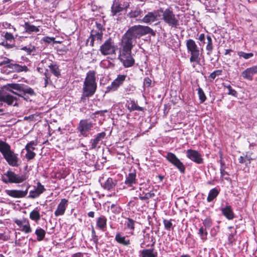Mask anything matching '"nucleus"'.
Masks as SVG:
<instances>
[{"label": "nucleus", "mask_w": 257, "mask_h": 257, "mask_svg": "<svg viewBox=\"0 0 257 257\" xmlns=\"http://www.w3.org/2000/svg\"><path fill=\"white\" fill-rule=\"evenodd\" d=\"M155 36L154 31L149 26L136 25L130 28L123 36L121 42L130 45H133V42L137 38L146 34Z\"/></svg>", "instance_id": "nucleus-1"}, {"label": "nucleus", "mask_w": 257, "mask_h": 257, "mask_svg": "<svg viewBox=\"0 0 257 257\" xmlns=\"http://www.w3.org/2000/svg\"><path fill=\"white\" fill-rule=\"evenodd\" d=\"M96 88L95 72L92 70L89 71L84 81L82 97H89L92 96L95 92Z\"/></svg>", "instance_id": "nucleus-2"}, {"label": "nucleus", "mask_w": 257, "mask_h": 257, "mask_svg": "<svg viewBox=\"0 0 257 257\" xmlns=\"http://www.w3.org/2000/svg\"><path fill=\"white\" fill-rule=\"evenodd\" d=\"M133 48V45L121 42L118 59L125 68L132 67L135 63V60L131 55Z\"/></svg>", "instance_id": "nucleus-3"}, {"label": "nucleus", "mask_w": 257, "mask_h": 257, "mask_svg": "<svg viewBox=\"0 0 257 257\" xmlns=\"http://www.w3.org/2000/svg\"><path fill=\"white\" fill-rule=\"evenodd\" d=\"M160 12V20L167 24L171 28H177L179 26V17L176 15L173 10L171 8L164 9H159Z\"/></svg>", "instance_id": "nucleus-4"}, {"label": "nucleus", "mask_w": 257, "mask_h": 257, "mask_svg": "<svg viewBox=\"0 0 257 257\" xmlns=\"http://www.w3.org/2000/svg\"><path fill=\"white\" fill-rule=\"evenodd\" d=\"M186 46L187 51L190 55V62L193 63V67H195V64H199L200 62L199 48L195 41L191 39L186 40Z\"/></svg>", "instance_id": "nucleus-5"}, {"label": "nucleus", "mask_w": 257, "mask_h": 257, "mask_svg": "<svg viewBox=\"0 0 257 257\" xmlns=\"http://www.w3.org/2000/svg\"><path fill=\"white\" fill-rule=\"evenodd\" d=\"M26 175H19L9 170L2 176L3 182L8 183H20L27 179Z\"/></svg>", "instance_id": "nucleus-6"}, {"label": "nucleus", "mask_w": 257, "mask_h": 257, "mask_svg": "<svg viewBox=\"0 0 257 257\" xmlns=\"http://www.w3.org/2000/svg\"><path fill=\"white\" fill-rule=\"evenodd\" d=\"M117 50V46L110 38L106 40L99 49V51L103 55L114 54Z\"/></svg>", "instance_id": "nucleus-7"}, {"label": "nucleus", "mask_w": 257, "mask_h": 257, "mask_svg": "<svg viewBox=\"0 0 257 257\" xmlns=\"http://www.w3.org/2000/svg\"><path fill=\"white\" fill-rule=\"evenodd\" d=\"M96 25L97 30H92L91 32L90 36L88 39V41H90V45L92 47L94 46L95 42L97 44H99L103 37V32L101 29V25L96 24Z\"/></svg>", "instance_id": "nucleus-8"}, {"label": "nucleus", "mask_w": 257, "mask_h": 257, "mask_svg": "<svg viewBox=\"0 0 257 257\" xmlns=\"http://www.w3.org/2000/svg\"><path fill=\"white\" fill-rule=\"evenodd\" d=\"M93 126V123L91 121L88 119H82L80 121L77 130L81 135L86 137Z\"/></svg>", "instance_id": "nucleus-9"}, {"label": "nucleus", "mask_w": 257, "mask_h": 257, "mask_svg": "<svg viewBox=\"0 0 257 257\" xmlns=\"http://www.w3.org/2000/svg\"><path fill=\"white\" fill-rule=\"evenodd\" d=\"M165 157L166 159L175 166L181 173L183 174L185 173V166L174 154L169 152Z\"/></svg>", "instance_id": "nucleus-10"}, {"label": "nucleus", "mask_w": 257, "mask_h": 257, "mask_svg": "<svg viewBox=\"0 0 257 257\" xmlns=\"http://www.w3.org/2000/svg\"><path fill=\"white\" fill-rule=\"evenodd\" d=\"M160 12L159 9L153 11L152 12H148L142 19V22L146 24H151L156 21L160 19Z\"/></svg>", "instance_id": "nucleus-11"}, {"label": "nucleus", "mask_w": 257, "mask_h": 257, "mask_svg": "<svg viewBox=\"0 0 257 257\" xmlns=\"http://www.w3.org/2000/svg\"><path fill=\"white\" fill-rule=\"evenodd\" d=\"M186 156L192 161L197 164L203 163V159L201 154L196 150L189 149L186 151Z\"/></svg>", "instance_id": "nucleus-12"}, {"label": "nucleus", "mask_w": 257, "mask_h": 257, "mask_svg": "<svg viewBox=\"0 0 257 257\" xmlns=\"http://www.w3.org/2000/svg\"><path fill=\"white\" fill-rule=\"evenodd\" d=\"M3 157L10 166L18 167L19 165L18 155L15 153L11 149Z\"/></svg>", "instance_id": "nucleus-13"}, {"label": "nucleus", "mask_w": 257, "mask_h": 257, "mask_svg": "<svg viewBox=\"0 0 257 257\" xmlns=\"http://www.w3.org/2000/svg\"><path fill=\"white\" fill-rule=\"evenodd\" d=\"M126 77L125 75H118L117 78L112 82L110 85L107 87V91H113L117 90L120 85H121Z\"/></svg>", "instance_id": "nucleus-14"}, {"label": "nucleus", "mask_w": 257, "mask_h": 257, "mask_svg": "<svg viewBox=\"0 0 257 257\" xmlns=\"http://www.w3.org/2000/svg\"><path fill=\"white\" fill-rule=\"evenodd\" d=\"M30 187V186L27 184L25 190H6L5 192L7 195L11 197L18 198H23L25 197L28 194Z\"/></svg>", "instance_id": "nucleus-15"}, {"label": "nucleus", "mask_w": 257, "mask_h": 257, "mask_svg": "<svg viewBox=\"0 0 257 257\" xmlns=\"http://www.w3.org/2000/svg\"><path fill=\"white\" fill-rule=\"evenodd\" d=\"M22 85V84L18 83H9L4 85V88L19 97H22V94L19 93L21 91Z\"/></svg>", "instance_id": "nucleus-16"}, {"label": "nucleus", "mask_w": 257, "mask_h": 257, "mask_svg": "<svg viewBox=\"0 0 257 257\" xmlns=\"http://www.w3.org/2000/svg\"><path fill=\"white\" fill-rule=\"evenodd\" d=\"M257 74V66L248 68L242 72V77L246 80L251 81L253 79L254 75Z\"/></svg>", "instance_id": "nucleus-17"}, {"label": "nucleus", "mask_w": 257, "mask_h": 257, "mask_svg": "<svg viewBox=\"0 0 257 257\" xmlns=\"http://www.w3.org/2000/svg\"><path fill=\"white\" fill-rule=\"evenodd\" d=\"M106 136L104 132H101L98 134L94 139H91L90 141L91 144V149H95L96 148H99V145L101 144L102 140Z\"/></svg>", "instance_id": "nucleus-18"}, {"label": "nucleus", "mask_w": 257, "mask_h": 257, "mask_svg": "<svg viewBox=\"0 0 257 257\" xmlns=\"http://www.w3.org/2000/svg\"><path fill=\"white\" fill-rule=\"evenodd\" d=\"M45 191L44 186L42 185L40 182L37 183V188L34 190L30 191L28 197L30 198H36L38 197L41 194Z\"/></svg>", "instance_id": "nucleus-19"}, {"label": "nucleus", "mask_w": 257, "mask_h": 257, "mask_svg": "<svg viewBox=\"0 0 257 257\" xmlns=\"http://www.w3.org/2000/svg\"><path fill=\"white\" fill-rule=\"evenodd\" d=\"M68 200L66 199H62L61 200V201L58 204L54 213L56 216L62 215L64 214L66 209L68 206Z\"/></svg>", "instance_id": "nucleus-20"}, {"label": "nucleus", "mask_w": 257, "mask_h": 257, "mask_svg": "<svg viewBox=\"0 0 257 257\" xmlns=\"http://www.w3.org/2000/svg\"><path fill=\"white\" fill-rule=\"evenodd\" d=\"M46 63L48 67L50 68L51 73L56 77L59 78L61 75V71L59 66L54 63L51 60H46L44 61Z\"/></svg>", "instance_id": "nucleus-21"}, {"label": "nucleus", "mask_w": 257, "mask_h": 257, "mask_svg": "<svg viewBox=\"0 0 257 257\" xmlns=\"http://www.w3.org/2000/svg\"><path fill=\"white\" fill-rule=\"evenodd\" d=\"M37 70L40 73L44 74L45 75V87H46L48 84L51 83V75L48 72V70L46 68H44L42 65L39 63L38 66L37 68Z\"/></svg>", "instance_id": "nucleus-22"}, {"label": "nucleus", "mask_w": 257, "mask_h": 257, "mask_svg": "<svg viewBox=\"0 0 257 257\" xmlns=\"http://www.w3.org/2000/svg\"><path fill=\"white\" fill-rule=\"evenodd\" d=\"M18 98L13 96L12 95L4 93L3 96V102L6 103L9 105H13L14 106H18V104L17 102Z\"/></svg>", "instance_id": "nucleus-23"}, {"label": "nucleus", "mask_w": 257, "mask_h": 257, "mask_svg": "<svg viewBox=\"0 0 257 257\" xmlns=\"http://www.w3.org/2000/svg\"><path fill=\"white\" fill-rule=\"evenodd\" d=\"M205 2H202V3L205 6L207 12H214L217 1L216 0H205Z\"/></svg>", "instance_id": "nucleus-24"}, {"label": "nucleus", "mask_w": 257, "mask_h": 257, "mask_svg": "<svg viewBox=\"0 0 257 257\" xmlns=\"http://www.w3.org/2000/svg\"><path fill=\"white\" fill-rule=\"evenodd\" d=\"M115 241L120 244H121L124 246H128L131 244V241L126 236H123L122 233L118 232L116 233L115 237Z\"/></svg>", "instance_id": "nucleus-25"}, {"label": "nucleus", "mask_w": 257, "mask_h": 257, "mask_svg": "<svg viewBox=\"0 0 257 257\" xmlns=\"http://www.w3.org/2000/svg\"><path fill=\"white\" fill-rule=\"evenodd\" d=\"M221 211L222 214L228 220H232L234 218V214L230 206L226 205L224 207H222Z\"/></svg>", "instance_id": "nucleus-26"}, {"label": "nucleus", "mask_w": 257, "mask_h": 257, "mask_svg": "<svg viewBox=\"0 0 257 257\" xmlns=\"http://www.w3.org/2000/svg\"><path fill=\"white\" fill-rule=\"evenodd\" d=\"M117 180L111 178H108L103 185V188L108 191L113 189L117 184Z\"/></svg>", "instance_id": "nucleus-27"}, {"label": "nucleus", "mask_w": 257, "mask_h": 257, "mask_svg": "<svg viewBox=\"0 0 257 257\" xmlns=\"http://www.w3.org/2000/svg\"><path fill=\"white\" fill-rule=\"evenodd\" d=\"M127 108L130 111L139 110L143 111L144 108L138 105L134 100H130L127 102Z\"/></svg>", "instance_id": "nucleus-28"}, {"label": "nucleus", "mask_w": 257, "mask_h": 257, "mask_svg": "<svg viewBox=\"0 0 257 257\" xmlns=\"http://www.w3.org/2000/svg\"><path fill=\"white\" fill-rule=\"evenodd\" d=\"M136 174L135 173H130L126 176L125 180V184L129 187H132L136 183Z\"/></svg>", "instance_id": "nucleus-29"}, {"label": "nucleus", "mask_w": 257, "mask_h": 257, "mask_svg": "<svg viewBox=\"0 0 257 257\" xmlns=\"http://www.w3.org/2000/svg\"><path fill=\"white\" fill-rule=\"evenodd\" d=\"M106 218L102 215L97 219L96 225L100 229L103 231L106 226Z\"/></svg>", "instance_id": "nucleus-30"}, {"label": "nucleus", "mask_w": 257, "mask_h": 257, "mask_svg": "<svg viewBox=\"0 0 257 257\" xmlns=\"http://www.w3.org/2000/svg\"><path fill=\"white\" fill-rule=\"evenodd\" d=\"M123 11V10L121 7H120L118 3H117L115 0H114L111 7V13L112 16H115L118 13H120Z\"/></svg>", "instance_id": "nucleus-31"}, {"label": "nucleus", "mask_w": 257, "mask_h": 257, "mask_svg": "<svg viewBox=\"0 0 257 257\" xmlns=\"http://www.w3.org/2000/svg\"><path fill=\"white\" fill-rule=\"evenodd\" d=\"M142 257H157V252L154 248L145 249L141 251Z\"/></svg>", "instance_id": "nucleus-32"}, {"label": "nucleus", "mask_w": 257, "mask_h": 257, "mask_svg": "<svg viewBox=\"0 0 257 257\" xmlns=\"http://www.w3.org/2000/svg\"><path fill=\"white\" fill-rule=\"evenodd\" d=\"M207 39V45L206 46V50L207 51V55L210 56L213 49V45L212 39L210 35H207L206 37Z\"/></svg>", "instance_id": "nucleus-33"}, {"label": "nucleus", "mask_w": 257, "mask_h": 257, "mask_svg": "<svg viewBox=\"0 0 257 257\" xmlns=\"http://www.w3.org/2000/svg\"><path fill=\"white\" fill-rule=\"evenodd\" d=\"M11 149V146L8 143L0 140V152L3 156Z\"/></svg>", "instance_id": "nucleus-34"}, {"label": "nucleus", "mask_w": 257, "mask_h": 257, "mask_svg": "<svg viewBox=\"0 0 257 257\" xmlns=\"http://www.w3.org/2000/svg\"><path fill=\"white\" fill-rule=\"evenodd\" d=\"M30 218L35 222H38L40 219L41 215L37 207L30 212Z\"/></svg>", "instance_id": "nucleus-35"}, {"label": "nucleus", "mask_w": 257, "mask_h": 257, "mask_svg": "<svg viewBox=\"0 0 257 257\" xmlns=\"http://www.w3.org/2000/svg\"><path fill=\"white\" fill-rule=\"evenodd\" d=\"M8 67L11 69L14 68L18 72H27L29 70L28 68L26 66H22L17 64H9L8 65Z\"/></svg>", "instance_id": "nucleus-36"}, {"label": "nucleus", "mask_w": 257, "mask_h": 257, "mask_svg": "<svg viewBox=\"0 0 257 257\" xmlns=\"http://www.w3.org/2000/svg\"><path fill=\"white\" fill-rule=\"evenodd\" d=\"M219 194V191L216 189L213 188L211 189L208 194V196L207 198V200L208 202L212 201L214 198H215Z\"/></svg>", "instance_id": "nucleus-37"}, {"label": "nucleus", "mask_w": 257, "mask_h": 257, "mask_svg": "<svg viewBox=\"0 0 257 257\" xmlns=\"http://www.w3.org/2000/svg\"><path fill=\"white\" fill-rule=\"evenodd\" d=\"M19 93L22 94V97H23V95L26 93L29 94L30 95H33L35 94L34 91L32 88L29 87H25L23 84L22 85L21 91Z\"/></svg>", "instance_id": "nucleus-38"}, {"label": "nucleus", "mask_w": 257, "mask_h": 257, "mask_svg": "<svg viewBox=\"0 0 257 257\" xmlns=\"http://www.w3.org/2000/svg\"><path fill=\"white\" fill-rule=\"evenodd\" d=\"M123 10L126 11L130 7V0H115Z\"/></svg>", "instance_id": "nucleus-39"}, {"label": "nucleus", "mask_w": 257, "mask_h": 257, "mask_svg": "<svg viewBox=\"0 0 257 257\" xmlns=\"http://www.w3.org/2000/svg\"><path fill=\"white\" fill-rule=\"evenodd\" d=\"M35 234L37 235V240L40 241L44 238L46 233L43 229L40 228L36 230Z\"/></svg>", "instance_id": "nucleus-40"}, {"label": "nucleus", "mask_w": 257, "mask_h": 257, "mask_svg": "<svg viewBox=\"0 0 257 257\" xmlns=\"http://www.w3.org/2000/svg\"><path fill=\"white\" fill-rule=\"evenodd\" d=\"M25 29L27 32L31 33V32H38L39 31V29L37 27L30 25L28 23L25 24Z\"/></svg>", "instance_id": "nucleus-41"}, {"label": "nucleus", "mask_w": 257, "mask_h": 257, "mask_svg": "<svg viewBox=\"0 0 257 257\" xmlns=\"http://www.w3.org/2000/svg\"><path fill=\"white\" fill-rule=\"evenodd\" d=\"M197 90L200 102L202 103L206 100V96L202 88L199 87Z\"/></svg>", "instance_id": "nucleus-42"}, {"label": "nucleus", "mask_w": 257, "mask_h": 257, "mask_svg": "<svg viewBox=\"0 0 257 257\" xmlns=\"http://www.w3.org/2000/svg\"><path fill=\"white\" fill-rule=\"evenodd\" d=\"M91 240L94 243L95 247L97 248V244L98 243V236L96 235L95 231L93 226H92V229H91Z\"/></svg>", "instance_id": "nucleus-43"}, {"label": "nucleus", "mask_w": 257, "mask_h": 257, "mask_svg": "<svg viewBox=\"0 0 257 257\" xmlns=\"http://www.w3.org/2000/svg\"><path fill=\"white\" fill-rule=\"evenodd\" d=\"M155 196V194L153 192H150L146 193L144 195L140 194L139 197L141 200H145L153 198Z\"/></svg>", "instance_id": "nucleus-44"}, {"label": "nucleus", "mask_w": 257, "mask_h": 257, "mask_svg": "<svg viewBox=\"0 0 257 257\" xmlns=\"http://www.w3.org/2000/svg\"><path fill=\"white\" fill-rule=\"evenodd\" d=\"M237 54L239 57H242L245 59H248L253 56L252 53H246L242 51L238 52Z\"/></svg>", "instance_id": "nucleus-45"}, {"label": "nucleus", "mask_w": 257, "mask_h": 257, "mask_svg": "<svg viewBox=\"0 0 257 257\" xmlns=\"http://www.w3.org/2000/svg\"><path fill=\"white\" fill-rule=\"evenodd\" d=\"M22 227V229H21V231L26 233H29L32 232V229L31 228L29 221H28V223L24 224Z\"/></svg>", "instance_id": "nucleus-46"}, {"label": "nucleus", "mask_w": 257, "mask_h": 257, "mask_svg": "<svg viewBox=\"0 0 257 257\" xmlns=\"http://www.w3.org/2000/svg\"><path fill=\"white\" fill-rule=\"evenodd\" d=\"M223 85L227 88L228 90V92L227 93V94L228 95H232L233 96H236V94H237V92L236 91L232 88L231 86H230V85L228 84V85H226L224 83L223 84Z\"/></svg>", "instance_id": "nucleus-47"}, {"label": "nucleus", "mask_w": 257, "mask_h": 257, "mask_svg": "<svg viewBox=\"0 0 257 257\" xmlns=\"http://www.w3.org/2000/svg\"><path fill=\"white\" fill-rule=\"evenodd\" d=\"M21 50L25 51L27 54L31 55L32 52L35 50V47L33 46H25L21 48Z\"/></svg>", "instance_id": "nucleus-48"}, {"label": "nucleus", "mask_w": 257, "mask_h": 257, "mask_svg": "<svg viewBox=\"0 0 257 257\" xmlns=\"http://www.w3.org/2000/svg\"><path fill=\"white\" fill-rule=\"evenodd\" d=\"M14 221L18 226L21 227L24 224H26V223H28V221H29V220L26 218H23L22 220L15 219Z\"/></svg>", "instance_id": "nucleus-49"}, {"label": "nucleus", "mask_w": 257, "mask_h": 257, "mask_svg": "<svg viewBox=\"0 0 257 257\" xmlns=\"http://www.w3.org/2000/svg\"><path fill=\"white\" fill-rule=\"evenodd\" d=\"M200 236L201 238L203 240H205L207 239V232L204 231L203 228L201 227L199 230L198 233Z\"/></svg>", "instance_id": "nucleus-50"}, {"label": "nucleus", "mask_w": 257, "mask_h": 257, "mask_svg": "<svg viewBox=\"0 0 257 257\" xmlns=\"http://www.w3.org/2000/svg\"><path fill=\"white\" fill-rule=\"evenodd\" d=\"M110 209L111 212L115 214H118L120 212L121 209L119 207L117 206L115 204H112L111 205Z\"/></svg>", "instance_id": "nucleus-51"}, {"label": "nucleus", "mask_w": 257, "mask_h": 257, "mask_svg": "<svg viewBox=\"0 0 257 257\" xmlns=\"http://www.w3.org/2000/svg\"><path fill=\"white\" fill-rule=\"evenodd\" d=\"M163 223H164V225L165 229H167V230H170L171 228H172V227L173 226L171 220L164 219Z\"/></svg>", "instance_id": "nucleus-52"}, {"label": "nucleus", "mask_w": 257, "mask_h": 257, "mask_svg": "<svg viewBox=\"0 0 257 257\" xmlns=\"http://www.w3.org/2000/svg\"><path fill=\"white\" fill-rule=\"evenodd\" d=\"M141 13V11L140 10H136L134 11H132L128 14V16L131 18H136L140 16Z\"/></svg>", "instance_id": "nucleus-53"}, {"label": "nucleus", "mask_w": 257, "mask_h": 257, "mask_svg": "<svg viewBox=\"0 0 257 257\" xmlns=\"http://www.w3.org/2000/svg\"><path fill=\"white\" fill-rule=\"evenodd\" d=\"M27 153L26 154V158L29 161L33 159L36 156V154L31 150H26Z\"/></svg>", "instance_id": "nucleus-54"}, {"label": "nucleus", "mask_w": 257, "mask_h": 257, "mask_svg": "<svg viewBox=\"0 0 257 257\" xmlns=\"http://www.w3.org/2000/svg\"><path fill=\"white\" fill-rule=\"evenodd\" d=\"M37 145V143L34 141H31L30 143H28L25 147V149L26 150H31L33 151L35 149V146Z\"/></svg>", "instance_id": "nucleus-55"}, {"label": "nucleus", "mask_w": 257, "mask_h": 257, "mask_svg": "<svg viewBox=\"0 0 257 257\" xmlns=\"http://www.w3.org/2000/svg\"><path fill=\"white\" fill-rule=\"evenodd\" d=\"M126 226L128 228L134 230L135 228V221L132 219L128 218Z\"/></svg>", "instance_id": "nucleus-56"}, {"label": "nucleus", "mask_w": 257, "mask_h": 257, "mask_svg": "<svg viewBox=\"0 0 257 257\" xmlns=\"http://www.w3.org/2000/svg\"><path fill=\"white\" fill-rule=\"evenodd\" d=\"M251 159L246 156L244 158L242 156H240L239 158V162L241 164L245 163L246 164H249L250 163Z\"/></svg>", "instance_id": "nucleus-57"}, {"label": "nucleus", "mask_w": 257, "mask_h": 257, "mask_svg": "<svg viewBox=\"0 0 257 257\" xmlns=\"http://www.w3.org/2000/svg\"><path fill=\"white\" fill-rule=\"evenodd\" d=\"M222 73V70H217L216 71H213L212 73H211L209 77L211 78V79L213 80L215 78V77L217 76L220 75Z\"/></svg>", "instance_id": "nucleus-58"}, {"label": "nucleus", "mask_w": 257, "mask_h": 257, "mask_svg": "<svg viewBox=\"0 0 257 257\" xmlns=\"http://www.w3.org/2000/svg\"><path fill=\"white\" fill-rule=\"evenodd\" d=\"M147 237H148V239L149 240H150V241L152 242V244L151 245H150L149 244H148L146 245V246H149L150 245H151V246H154L156 242V240H155V237L153 236H150L149 234H146V235L145 236V239H146Z\"/></svg>", "instance_id": "nucleus-59"}, {"label": "nucleus", "mask_w": 257, "mask_h": 257, "mask_svg": "<svg viewBox=\"0 0 257 257\" xmlns=\"http://www.w3.org/2000/svg\"><path fill=\"white\" fill-rule=\"evenodd\" d=\"M203 223L206 228H209L212 225V222L210 218H207L203 221Z\"/></svg>", "instance_id": "nucleus-60"}, {"label": "nucleus", "mask_w": 257, "mask_h": 257, "mask_svg": "<svg viewBox=\"0 0 257 257\" xmlns=\"http://www.w3.org/2000/svg\"><path fill=\"white\" fill-rule=\"evenodd\" d=\"M12 61V60L8 58H5L4 59L0 62V66H2L4 65H6L7 67H8V65L12 64L11 63V62Z\"/></svg>", "instance_id": "nucleus-61"}, {"label": "nucleus", "mask_w": 257, "mask_h": 257, "mask_svg": "<svg viewBox=\"0 0 257 257\" xmlns=\"http://www.w3.org/2000/svg\"><path fill=\"white\" fill-rule=\"evenodd\" d=\"M54 40L55 38L54 37H46L43 38V41L48 43H50L52 42H55ZM55 43H57V42H55Z\"/></svg>", "instance_id": "nucleus-62"}, {"label": "nucleus", "mask_w": 257, "mask_h": 257, "mask_svg": "<svg viewBox=\"0 0 257 257\" xmlns=\"http://www.w3.org/2000/svg\"><path fill=\"white\" fill-rule=\"evenodd\" d=\"M151 82L152 81L149 78H145L144 82V85L147 86H150L151 84Z\"/></svg>", "instance_id": "nucleus-63"}, {"label": "nucleus", "mask_w": 257, "mask_h": 257, "mask_svg": "<svg viewBox=\"0 0 257 257\" xmlns=\"http://www.w3.org/2000/svg\"><path fill=\"white\" fill-rule=\"evenodd\" d=\"M5 38L8 40H12L14 39V37L12 34L6 33L5 34Z\"/></svg>", "instance_id": "nucleus-64"}]
</instances>
